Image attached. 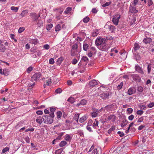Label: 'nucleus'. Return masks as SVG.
<instances>
[{
	"label": "nucleus",
	"mask_w": 154,
	"mask_h": 154,
	"mask_svg": "<svg viewBox=\"0 0 154 154\" xmlns=\"http://www.w3.org/2000/svg\"><path fill=\"white\" fill-rule=\"evenodd\" d=\"M77 48H78L77 45L76 44H75L72 46L71 49H73L74 50H77Z\"/></svg>",
	"instance_id": "obj_53"
},
{
	"label": "nucleus",
	"mask_w": 154,
	"mask_h": 154,
	"mask_svg": "<svg viewBox=\"0 0 154 154\" xmlns=\"http://www.w3.org/2000/svg\"><path fill=\"white\" fill-rule=\"evenodd\" d=\"M143 88L141 86H139L137 88V91L139 92H141L143 91Z\"/></svg>",
	"instance_id": "obj_50"
},
{
	"label": "nucleus",
	"mask_w": 154,
	"mask_h": 154,
	"mask_svg": "<svg viewBox=\"0 0 154 154\" xmlns=\"http://www.w3.org/2000/svg\"><path fill=\"white\" fill-rule=\"evenodd\" d=\"M122 122L123 123H125V124H123V123L121 124V126L122 128L124 127L125 126L127 125L128 122L126 119L123 120L122 121Z\"/></svg>",
	"instance_id": "obj_29"
},
{
	"label": "nucleus",
	"mask_w": 154,
	"mask_h": 154,
	"mask_svg": "<svg viewBox=\"0 0 154 154\" xmlns=\"http://www.w3.org/2000/svg\"><path fill=\"white\" fill-rule=\"evenodd\" d=\"M136 91V90L135 88L131 87L128 90V94L129 95H131L135 93Z\"/></svg>",
	"instance_id": "obj_7"
},
{
	"label": "nucleus",
	"mask_w": 154,
	"mask_h": 154,
	"mask_svg": "<svg viewBox=\"0 0 154 154\" xmlns=\"http://www.w3.org/2000/svg\"><path fill=\"white\" fill-rule=\"evenodd\" d=\"M24 28L23 27H20L19 28L18 30V32L21 33L23 32L24 30Z\"/></svg>",
	"instance_id": "obj_52"
},
{
	"label": "nucleus",
	"mask_w": 154,
	"mask_h": 154,
	"mask_svg": "<svg viewBox=\"0 0 154 154\" xmlns=\"http://www.w3.org/2000/svg\"><path fill=\"white\" fill-rule=\"evenodd\" d=\"M57 119H59L62 116V113L60 111L58 112L57 113Z\"/></svg>",
	"instance_id": "obj_40"
},
{
	"label": "nucleus",
	"mask_w": 154,
	"mask_h": 154,
	"mask_svg": "<svg viewBox=\"0 0 154 154\" xmlns=\"http://www.w3.org/2000/svg\"><path fill=\"white\" fill-rule=\"evenodd\" d=\"M28 11L27 10H24L22 12L20 16H21L22 17H23L25 16V15L28 13Z\"/></svg>",
	"instance_id": "obj_24"
},
{
	"label": "nucleus",
	"mask_w": 154,
	"mask_h": 154,
	"mask_svg": "<svg viewBox=\"0 0 154 154\" xmlns=\"http://www.w3.org/2000/svg\"><path fill=\"white\" fill-rule=\"evenodd\" d=\"M95 43L100 50L103 51H106V39L104 38L98 37L95 40Z\"/></svg>",
	"instance_id": "obj_1"
},
{
	"label": "nucleus",
	"mask_w": 154,
	"mask_h": 154,
	"mask_svg": "<svg viewBox=\"0 0 154 154\" xmlns=\"http://www.w3.org/2000/svg\"><path fill=\"white\" fill-rule=\"evenodd\" d=\"M42 117L41 116L38 117L36 119L35 121L37 123L41 124L43 122Z\"/></svg>",
	"instance_id": "obj_12"
},
{
	"label": "nucleus",
	"mask_w": 154,
	"mask_h": 154,
	"mask_svg": "<svg viewBox=\"0 0 154 154\" xmlns=\"http://www.w3.org/2000/svg\"><path fill=\"white\" fill-rule=\"evenodd\" d=\"M25 140L26 143H29L30 142V139L29 137L28 136H27L24 138Z\"/></svg>",
	"instance_id": "obj_62"
},
{
	"label": "nucleus",
	"mask_w": 154,
	"mask_h": 154,
	"mask_svg": "<svg viewBox=\"0 0 154 154\" xmlns=\"http://www.w3.org/2000/svg\"><path fill=\"white\" fill-rule=\"evenodd\" d=\"M112 109V106L111 105L106 106V111H110Z\"/></svg>",
	"instance_id": "obj_47"
},
{
	"label": "nucleus",
	"mask_w": 154,
	"mask_h": 154,
	"mask_svg": "<svg viewBox=\"0 0 154 154\" xmlns=\"http://www.w3.org/2000/svg\"><path fill=\"white\" fill-rule=\"evenodd\" d=\"M11 9L12 10L16 12L18 11V8L17 7L12 6L11 7Z\"/></svg>",
	"instance_id": "obj_41"
},
{
	"label": "nucleus",
	"mask_w": 154,
	"mask_h": 154,
	"mask_svg": "<svg viewBox=\"0 0 154 154\" xmlns=\"http://www.w3.org/2000/svg\"><path fill=\"white\" fill-rule=\"evenodd\" d=\"M9 150V148L8 147H6L2 149V152L3 153H5L7 151H8Z\"/></svg>",
	"instance_id": "obj_55"
},
{
	"label": "nucleus",
	"mask_w": 154,
	"mask_h": 154,
	"mask_svg": "<svg viewBox=\"0 0 154 154\" xmlns=\"http://www.w3.org/2000/svg\"><path fill=\"white\" fill-rule=\"evenodd\" d=\"M103 109V108H101L100 109L98 110L94 107H93L92 109L93 112L91 113L92 118H95L97 117L98 115V113L100 112Z\"/></svg>",
	"instance_id": "obj_3"
},
{
	"label": "nucleus",
	"mask_w": 154,
	"mask_h": 154,
	"mask_svg": "<svg viewBox=\"0 0 154 154\" xmlns=\"http://www.w3.org/2000/svg\"><path fill=\"white\" fill-rule=\"evenodd\" d=\"M99 31L97 29L94 30L92 33V35L93 37H95L97 35L99 34Z\"/></svg>",
	"instance_id": "obj_19"
},
{
	"label": "nucleus",
	"mask_w": 154,
	"mask_h": 154,
	"mask_svg": "<svg viewBox=\"0 0 154 154\" xmlns=\"http://www.w3.org/2000/svg\"><path fill=\"white\" fill-rule=\"evenodd\" d=\"M100 97L103 99L105 100L106 99V94L105 93H103L100 94Z\"/></svg>",
	"instance_id": "obj_48"
},
{
	"label": "nucleus",
	"mask_w": 154,
	"mask_h": 154,
	"mask_svg": "<svg viewBox=\"0 0 154 154\" xmlns=\"http://www.w3.org/2000/svg\"><path fill=\"white\" fill-rule=\"evenodd\" d=\"M8 70L7 69H4L3 70V74L6 75H8Z\"/></svg>",
	"instance_id": "obj_43"
},
{
	"label": "nucleus",
	"mask_w": 154,
	"mask_h": 154,
	"mask_svg": "<svg viewBox=\"0 0 154 154\" xmlns=\"http://www.w3.org/2000/svg\"><path fill=\"white\" fill-rule=\"evenodd\" d=\"M53 27L52 24L50 23L47 25L46 26V29L47 30H49Z\"/></svg>",
	"instance_id": "obj_35"
},
{
	"label": "nucleus",
	"mask_w": 154,
	"mask_h": 154,
	"mask_svg": "<svg viewBox=\"0 0 154 154\" xmlns=\"http://www.w3.org/2000/svg\"><path fill=\"white\" fill-rule=\"evenodd\" d=\"M154 106V102L151 103L148 105L149 108H151Z\"/></svg>",
	"instance_id": "obj_61"
},
{
	"label": "nucleus",
	"mask_w": 154,
	"mask_h": 154,
	"mask_svg": "<svg viewBox=\"0 0 154 154\" xmlns=\"http://www.w3.org/2000/svg\"><path fill=\"white\" fill-rule=\"evenodd\" d=\"M54 117V114L53 113L50 114L49 116L47 115L43 116L42 119L44 123L50 124L53 122Z\"/></svg>",
	"instance_id": "obj_2"
},
{
	"label": "nucleus",
	"mask_w": 154,
	"mask_h": 154,
	"mask_svg": "<svg viewBox=\"0 0 154 154\" xmlns=\"http://www.w3.org/2000/svg\"><path fill=\"white\" fill-rule=\"evenodd\" d=\"M37 22L35 24L37 25L38 27H40L43 25V22L41 20H38Z\"/></svg>",
	"instance_id": "obj_16"
},
{
	"label": "nucleus",
	"mask_w": 154,
	"mask_h": 154,
	"mask_svg": "<svg viewBox=\"0 0 154 154\" xmlns=\"http://www.w3.org/2000/svg\"><path fill=\"white\" fill-rule=\"evenodd\" d=\"M136 60L137 62H138L141 59V57L139 54H137L136 55Z\"/></svg>",
	"instance_id": "obj_44"
},
{
	"label": "nucleus",
	"mask_w": 154,
	"mask_h": 154,
	"mask_svg": "<svg viewBox=\"0 0 154 154\" xmlns=\"http://www.w3.org/2000/svg\"><path fill=\"white\" fill-rule=\"evenodd\" d=\"M63 59L64 58L63 57H60L57 60L56 62L57 64L58 65L60 64Z\"/></svg>",
	"instance_id": "obj_20"
},
{
	"label": "nucleus",
	"mask_w": 154,
	"mask_h": 154,
	"mask_svg": "<svg viewBox=\"0 0 154 154\" xmlns=\"http://www.w3.org/2000/svg\"><path fill=\"white\" fill-rule=\"evenodd\" d=\"M54 63V59L53 58L50 59L49 60V63L50 64H53Z\"/></svg>",
	"instance_id": "obj_54"
},
{
	"label": "nucleus",
	"mask_w": 154,
	"mask_h": 154,
	"mask_svg": "<svg viewBox=\"0 0 154 154\" xmlns=\"http://www.w3.org/2000/svg\"><path fill=\"white\" fill-rule=\"evenodd\" d=\"M29 42L31 44L35 45L38 42V41L36 39H31L29 40Z\"/></svg>",
	"instance_id": "obj_17"
},
{
	"label": "nucleus",
	"mask_w": 154,
	"mask_h": 154,
	"mask_svg": "<svg viewBox=\"0 0 154 154\" xmlns=\"http://www.w3.org/2000/svg\"><path fill=\"white\" fill-rule=\"evenodd\" d=\"M148 5L149 6H150L152 5L153 2L152 0H147Z\"/></svg>",
	"instance_id": "obj_63"
},
{
	"label": "nucleus",
	"mask_w": 154,
	"mask_h": 154,
	"mask_svg": "<svg viewBox=\"0 0 154 154\" xmlns=\"http://www.w3.org/2000/svg\"><path fill=\"white\" fill-rule=\"evenodd\" d=\"M55 92L57 94L61 93L62 92V90L61 88H58L55 90Z\"/></svg>",
	"instance_id": "obj_46"
},
{
	"label": "nucleus",
	"mask_w": 154,
	"mask_h": 154,
	"mask_svg": "<svg viewBox=\"0 0 154 154\" xmlns=\"http://www.w3.org/2000/svg\"><path fill=\"white\" fill-rule=\"evenodd\" d=\"M109 29L112 32L115 30L116 28L114 26L111 25L109 26Z\"/></svg>",
	"instance_id": "obj_33"
},
{
	"label": "nucleus",
	"mask_w": 154,
	"mask_h": 154,
	"mask_svg": "<svg viewBox=\"0 0 154 154\" xmlns=\"http://www.w3.org/2000/svg\"><path fill=\"white\" fill-rule=\"evenodd\" d=\"M143 113V110H139L137 111L136 113L138 115H141Z\"/></svg>",
	"instance_id": "obj_57"
},
{
	"label": "nucleus",
	"mask_w": 154,
	"mask_h": 154,
	"mask_svg": "<svg viewBox=\"0 0 154 154\" xmlns=\"http://www.w3.org/2000/svg\"><path fill=\"white\" fill-rule=\"evenodd\" d=\"M86 128L90 132H92L93 131L92 130L91 128L89 125H87L86 126Z\"/></svg>",
	"instance_id": "obj_60"
},
{
	"label": "nucleus",
	"mask_w": 154,
	"mask_h": 154,
	"mask_svg": "<svg viewBox=\"0 0 154 154\" xmlns=\"http://www.w3.org/2000/svg\"><path fill=\"white\" fill-rule=\"evenodd\" d=\"M135 70L140 73L143 74V72L141 68L139 66H136L135 67Z\"/></svg>",
	"instance_id": "obj_10"
},
{
	"label": "nucleus",
	"mask_w": 154,
	"mask_h": 154,
	"mask_svg": "<svg viewBox=\"0 0 154 154\" xmlns=\"http://www.w3.org/2000/svg\"><path fill=\"white\" fill-rule=\"evenodd\" d=\"M117 133L118 134H119L120 136L121 137H123L124 135V134L123 132L120 131H118Z\"/></svg>",
	"instance_id": "obj_58"
},
{
	"label": "nucleus",
	"mask_w": 154,
	"mask_h": 154,
	"mask_svg": "<svg viewBox=\"0 0 154 154\" xmlns=\"http://www.w3.org/2000/svg\"><path fill=\"white\" fill-rule=\"evenodd\" d=\"M112 21L113 23L116 25H117L119 23V20L116 19V17H113L112 18Z\"/></svg>",
	"instance_id": "obj_28"
},
{
	"label": "nucleus",
	"mask_w": 154,
	"mask_h": 154,
	"mask_svg": "<svg viewBox=\"0 0 154 154\" xmlns=\"http://www.w3.org/2000/svg\"><path fill=\"white\" fill-rule=\"evenodd\" d=\"M6 50V48L3 44L0 45V52H4Z\"/></svg>",
	"instance_id": "obj_22"
},
{
	"label": "nucleus",
	"mask_w": 154,
	"mask_h": 154,
	"mask_svg": "<svg viewBox=\"0 0 154 154\" xmlns=\"http://www.w3.org/2000/svg\"><path fill=\"white\" fill-rule=\"evenodd\" d=\"M115 127L114 126H112L111 127V128L109 129L108 131V133L109 134H110L112 131L115 130Z\"/></svg>",
	"instance_id": "obj_39"
},
{
	"label": "nucleus",
	"mask_w": 154,
	"mask_h": 154,
	"mask_svg": "<svg viewBox=\"0 0 154 154\" xmlns=\"http://www.w3.org/2000/svg\"><path fill=\"white\" fill-rule=\"evenodd\" d=\"M152 41V39L150 38L146 37L143 40V42L146 44L150 43Z\"/></svg>",
	"instance_id": "obj_14"
},
{
	"label": "nucleus",
	"mask_w": 154,
	"mask_h": 154,
	"mask_svg": "<svg viewBox=\"0 0 154 154\" xmlns=\"http://www.w3.org/2000/svg\"><path fill=\"white\" fill-rule=\"evenodd\" d=\"M130 11L131 13H137L138 12V11L136 10L135 7L133 6H130Z\"/></svg>",
	"instance_id": "obj_11"
},
{
	"label": "nucleus",
	"mask_w": 154,
	"mask_h": 154,
	"mask_svg": "<svg viewBox=\"0 0 154 154\" xmlns=\"http://www.w3.org/2000/svg\"><path fill=\"white\" fill-rule=\"evenodd\" d=\"M33 67L31 66L28 67L27 70V72L28 73L30 72L33 69Z\"/></svg>",
	"instance_id": "obj_51"
},
{
	"label": "nucleus",
	"mask_w": 154,
	"mask_h": 154,
	"mask_svg": "<svg viewBox=\"0 0 154 154\" xmlns=\"http://www.w3.org/2000/svg\"><path fill=\"white\" fill-rule=\"evenodd\" d=\"M72 10V8L70 7H67L65 11L64 12V13L65 14H67Z\"/></svg>",
	"instance_id": "obj_23"
},
{
	"label": "nucleus",
	"mask_w": 154,
	"mask_h": 154,
	"mask_svg": "<svg viewBox=\"0 0 154 154\" xmlns=\"http://www.w3.org/2000/svg\"><path fill=\"white\" fill-rule=\"evenodd\" d=\"M77 52V50L71 49V54L72 56H74L76 55V53Z\"/></svg>",
	"instance_id": "obj_34"
},
{
	"label": "nucleus",
	"mask_w": 154,
	"mask_h": 154,
	"mask_svg": "<svg viewBox=\"0 0 154 154\" xmlns=\"http://www.w3.org/2000/svg\"><path fill=\"white\" fill-rule=\"evenodd\" d=\"M123 85V83L122 82H121L120 85L117 86V88L118 90L121 89L122 88Z\"/></svg>",
	"instance_id": "obj_49"
},
{
	"label": "nucleus",
	"mask_w": 154,
	"mask_h": 154,
	"mask_svg": "<svg viewBox=\"0 0 154 154\" xmlns=\"http://www.w3.org/2000/svg\"><path fill=\"white\" fill-rule=\"evenodd\" d=\"M89 47L88 45L86 43H84L83 45V50L85 51H87Z\"/></svg>",
	"instance_id": "obj_31"
},
{
	"label": "nucleus",
	"mask_w": 154,
	"mask_h": 154,
	"mask_svg": "<svg viewBox=\"0 0 154 154\" xmlns=\"http://www.w3.org/2000/svg\"><path fill=\"white\" fill-rule=\"evenodd\" d=\"M92 154H98L97 150V149H95L92 152Z\"/></svg>",
	"instance_id": "obj_64"
},
{
	"label": "nucleus",
	"mask_w": 154,
	"mask_h": 154,
	"mask_svg": "<svg viewBox=\"0 0 154 154\" xmlns=\"http://www.w3.org/2000/svg\"><path fill=\"white\" fill-rule=\"evenodd\" d=\"M79 117V114H76L73 117V119L75 120L77 122H78Z\"/></svg>",
	"instance_id": "obj_32"
},
{
	"label": "nucleus",
	"mask_w": 154,
	"mask_h": 154,
	"mask_svg": "<svg viewBox=\"0 0 154 154\" xmlns=\"http://www.w3.org/2000/svg\"><path fill=\"white\" fill-rule=\"evenodd\" d=\"M89 18L88 17H85L83 19V21L84 23H86L89 21Z\"/></svg>",
	"instance_id": "obj_45"
},
{
	"label": "nucleus",
	"mask_w": 154,
	"mask_h": 154,
	"mask_svg": "<svg viewBox=\"0 0 154 154\" xmlns=\"http://www.w3.org/2000/svg\"><path fill=\"white\" fill-rule=\"evenodd\" d=\"M131 76L134 81L137 82H140L141 81V79L138 75L132 74Z\"/></svg>",
	"instance_id": "obj_6"
},
{
	"label": "nucleus",
	"mask_w": 154,
	"mask_h": 154,
	"mask_svg": "<svg viewBox=\"0 0 154 154\" xmlns=\"http://www.w3.org/2000/svg\"><path fill=\"white\" fill-rule=\"evenodd\" d=\"M43 48L46 50H48L50 48V46L46 44L44 45Z\"/></svg>",
	"instance_id": "obj_59"
},
{
	"label": "nucleus",
	"mask_w": 154,
	"mask_h": 154,
	"mask_svg": "<svg viewBox=\"0 0 154 154\" xmlns=\"http://www.w3.org/2000/svg\"><path fill=\"white\" fill-rule=\"evenodd\" d=\"M151 64L150 63H149V64L147 66V71H148V74L150 72L151 70Z\"/></svg>",
	"instance_id": "obj_42"
},
{
	"label": "nucleus",
	"mask_w": 154,
	"mask_h": 154,
	"mask_svg": "<svg viewBox=\"0 0 154 154\" xmlns=\"http://www.w3.org/2000/svg\"><path fill=\"white\" fill-rule=\"evenodd\" d=\"M67 142L65 141H62L59 144V146L60 147H63L67 144Z\"/></svg>",
	"instance_id": "obj_25"
},
{
	"label": "nucleus",
	"mask_w": 154,
	"mask_h": 154,
	"mask_svg": "<svg viewBox=\"0 0 154 154\" xmlns=\"http://www.w3.org/2000/svg\"><path fill=\"white\" fill-rule=\"evenodd\" d=\"M81 60L88 63V59L86 56H84L82 57Z\"/></svg>",
	"instance_id": "obj_38"
},
{
	"label": "nucleus",
	"mask_w": 154,
	"mask_h": 154,
	"mask_svg": "<svg viewBox=\"0 0 154 154\" xmlns=\"http://www.w3.org/2000/svg\"><path fill=\"white\" fill-rule=\"evenodd\" d=\"M107 119L109 120H111L112 122H114L116 119V116L114 115H111L108 116Z\"/></svg>",
	"instance_id": "obj_15"
},
{
	"label": "nucleus",
	"mask_w": 154,
	"mask_h": 154,
	"mask_svg": "<svg viewBox=\"0 0 154 154\" xmlns=\"http://www.w3.org/2000/svg\"><path fill=\"white\" fill-rule=\"evenodd\" d=\"M87 118L88 117L85 115L79 119V121L81 123H82L85 121Z\"/></svg>",
	"instance_id": "obj_18"
},
{
	"label": "nucleus",
	"mask_w": 154,
	"mask_h": 154,
	"mask_svg": "<svg viewBox=\"0 0 154 154\" xmlns=\"http://www.w3.org/2000/svg\"><path fill=\"white\" fill-rule=\"evenodd\" d=\"M61 29V26L58 24L56 26L55 28V30L56 31H58Z\"/></svg>",
	"instance_id": "obj_30"
},
{
	"label": "nucleus",
	"mask_w": 154,
	"mask_h": 154,
	"mask_svg": "<svg viewBox=\"0 0 154 154\" xmlns=\"http://www.w3.org/2000/svg\"><path fill=\"white\" fill-rule=\"evenodd\" d=\"M64 140L68 142H70L71 141L72 139V137L71 136L68 134H66L64 136Z\"/></svg>",
	"instance_id": "obj_13"
},
{
	"label": "nucleus",
	"mask_w": 154,
	"mask_h": 154,
	"mask_svg": "<svg viewBox=\"0 0 154 154\" xmlns=\"http://www.w3.org/2000/svg\"><path fill=\"white\" fill-rule=\"evenodd\" d=\"M87 100L84 99H83L81 100L80 103H77L76 105L78 106H79L81 105H84L86 104Z\"/></svg>",
	"instance_id": "obj_9"
},
{
	"label": "nucleus",
	"mask_w": 154,
	"mask_h": 154,
	"mask_svg": "<svg viewBox=\"0 0 154 154\" xmlns=\"http://www.w3.org/2000/svg\"><path fill=\"white\" fill-rule=\"evenodd\" d=\"M98 121L96 119L95 120V122L93 124V127L94 128H96L98 126Z\"/></svg>",
	"instance_id": "obj_26"
},
{
	"label": "nucleus",
	"mask_w": 154,
	"mask_h": 154,
	"mask_svg": "<svg viewBox=\"0 0 154 154\" xmlns=\"http://www.w3.org/2000/svg\"><path fill=\"white\" fill-rule=\"evenodd\" d=\"M97 84V82L94 79L90 81L89 83V85L92 87H94Z\"/></svg>",
	"instance_id": "obj_8"
},
{
	"label": "nucleus",
	"mask_w": 154,
	"mask_h": 154,
	"mask_svg": "<svg viewBox=\"0 0 154 154\" xmlns=\"http://www.w3.org/2000/svg\"><path fill=\"white\" fill-rule=\"evenodd\" d=\"M67 101L71 103H73L75 102V99L74 97H70L68 99Z\"/></svg>",
	"instance_id": "obj_27"
},
{
	"label": "nucleus",
	"mask_w": 154,
	"mask_h": 154,
	"mask_svg": "<svg viewBox=\"0 0 154 154\" xmlns=\"http://www.w3.org/2000/svg\"><path fill=\"white\" fill-rule=\"evenodd\" d=\"M41 76V74L40 72H37L34 74L32 76L31 79L32 81H37Z\"/></svg>",
	"instance_id": "obj_5"
},
{
	"label": "nucleus",
	"mask_w": 154,
	"mask_h": 154,
	"mask_svg": "<svg viewBox=\"0 0 154 154\" xmlns=\"http://www.w3.org/2000/svg\"><path fill=\"white\" fill-rule=\"evenodd\" d=\"M30 16L34 22H37L40 16V14L39 13L38 15L35 13L32 12L30 14Z\"/></svg>",
	"instance_id": "obj_4"
},
{
	"label": "nucleus",
	"mask_w": 154,
	"mask_h": 154,
	"mask_svg": "<svg viewBox=\"0 0 154 154\" xmlns=\"http://www.w3.org/2000/svg\"><path fill=\"white\" fill-rule=\"evenodd\" d=\"M47 79H48L46 80V81L45 82V84L48 85L51 84V79L50 78H47Z\"/></svg>",
	"instance_id": "obj_36"
},
{
	"label": "nucleus",
	"mask_w": 154,
	"mask_h": 154,
	"mask_svg": "<svg viewBox=\"0 0 154 154\" xmlns=\"http://www.w3.org/2000/svg\"><path fill=\"white\" fill-rule=\"evenodd\" d=\"M127 111L129 114H131L132 112L133 109L131 108H129L127 109Z\"/></svg>",
	"instance_id": "obj_56"
},
{
	"label": "nucleus",
	"mask_w": 154,
	"mask_h": 154,
	"mask_svg": "<svg viewBox=\"0 0 154 154\" xmlns=\"http://www.w3.org/2000/svg\"><path fill=\"white\" fill-rule=\"evenodd\" d=\"M56 110V109L55 107H51L50 108V110L51 112L50 114L53 113L54 114V112H55Z\"/></svg>",
	"instance_id": "obj_37"
},
{
	"label": "nucleus",
	"mask_w": 154,
	"mask_h": 154,
	"mask_svg": "<svg viewBox=\"0 0 154 154\" xmlns=\"http://www.w3.org/2000/svg\"><path fill=\"white\" fill-rule=\"evenodd\" d=\"M140 48V46H139L138 43H135L134 45V51H136Z\"/></svg>",
	"instance_id": "obj_21"
}]
</instances>
